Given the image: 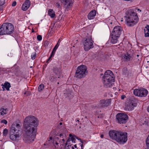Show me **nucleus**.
<instances>
[{"label":"nucleus","mask_w":149,"mask_h":149,"mask_svg":"<svg viewBox=\"0 0 149 149\" xmlns=\"http://www.w3.org/2000/svg\"><path fill=\"white\" fill-rule=\"evenodd\" d=\"M37 39L39 41H40L42 40V37L41 35H38L37 36Z\"/></svg>","instance_id":"2f4dec72"},{"label":"nucleus","mask_w":149,"mask_h":149,"mask_svg":"<svg viewBox=\"0 0 149 149\" xmlns=\"http://www.w3.org/2000/svg\"><path fill=\"white\" fill-rule=\"evenodd\" d=\"M121 131H118L115 130H112L109 132V135L110 137L116 141H120L119 138L118 137Z\"/></svg>","instance_id":"9d476101"},{"label":"nucleus","mask_w":149,"mask_h":149,"mask_svg":"<svg viewBox=\"0 0 149 149\" xmlns=\"http://www.w3.org/2000/svg\"><path fill=\"white\" fill-rule=\"evenodd\" d=\"M104 136V135L102 134L101 135L100 137L101 138H102Z\"/></svg>","instance_id":"3c124183"},{"label":"nucleus","mask_w":149,"mask_h":149,"mask_svg":"<svg viewBox=\"0 0 149 149\" xmlns=\"http://www.w3.org/2000/svg\"><path fill=\"white\" fill-rule=\"evenodd\" d=\"M62 123H59V125H58V126H59V125H62Z\"/></svg>","instance_id":"864d4df0"},{"label":"nucleus","mask_w":149,"mask_h":149,"mask_svg":"<svg viewBox=\"0 0 149 149\" xmlns=\"http://www.w3.org/2000/svg\"><path fill=\"white\" fill-rule=\"evenodd\" d=\"M144 32L145 33V37H149V32L148 31H146L145 29H144Z\"/></svg>","instance_id":"cd10ccee"},{"label":"nucleus","mask_w":149,"mask_h":149,"mask_svg":"<svg viewBox=\"0 0 149 149\" xmlns=\"http://www.w3.org/2000/svg\"><path fill=\"white\" fill-rule=\"evenodd\" d=\"M125 17L126 24L129 26H133L137 22L138 20L136 13L132 11L129 13Z\"/></svg>","instance_id":"7ed1b4c3"},{"label":"nucleus","mask_w":149,"mask_h":149,"mask_svg":"<svg viewBox=\"0 0 149 149\" xmlns=\"http://www.w3.org/2000/svg\"><path fill=\"white\" fill-rule=\"evenodd\" d=\"M146 145L147 146V149H149V143L146 144Z\"/></svg>","instance_id":"c03bdc74"},{"label":"nucleus","mask_w":149,"mask_h":149,"mask_svg":"<svg viewBox=\"0 0 149 149\" xmlns=\"http://www.w3.org/2000/svg\"><path fill=\"white\" fill-rule=\"evenodd\" d=\"M55 144L56 145H58V144H59V143H58V142H57V141H55Z\"/></svg>","instance_id":"de8ad7c7"},{"label":"nucleus","mask_w":149,"mask_h":149,"mask_svg":"<svg viewBox=\"0 0 149 149\" xmlns=\"http://www.w3.org/2000/svg\"><path fill=\"white\" fill-rule=\"evenodd\" d=\"M3 4H4V3H2V5H3Z\"/></svg>","instance_id":"e2e57ef3"},{"label":"nucleus","mask_w":149,"mask_h":149,"mask_svg":"<svg viewBox=\"0 0 149 149\" xmlns=\"http://www.w3.org/2000/svg\"><path fill=\"white\" fill-rule=\"evenodd\" d=\"M125 97L126 96L125 95H122L121 96V98L122 99H124Z\"/></svg>","instance_id":"37998d69"},{"label":"nucleus","mask_w":149,"mask_h":149,"mask_svg":"<svg viewBox=\"0 0 149 149\" xmlns=\"http://www.w3.org/2000/svg\"><path fill=\"white\" fill-rule=\"evenodd\" d=\"M1 86H3L2 88L3 91L5 90V88H6L7 91H9V88L11 87L10 83L7 82H6L4 84H2Z\"/></svg>","instance_id":"aec40b11"},{"label":"nucleus","mask_w":149,"mask_h":149,"mask_svg":"<svg viewBox=\"0 0 149 149\" xmlns=\"http://www.w3.org/2000/svg\"><path fill=\"white\" fill-rule=\"evenodd\" d=\"M72 148L73 149H74V148L73 147H72Z\"/></svg>","instance_id":"680f3d73"},{"label":"nucleus","mask_w":149,"mask_h":149,"mask_svg":"<svg viewBox=\"0 0 149 149\" xmlns=\"http://www.w3.org/2000/svg\"><path fill=\"white\" fill-rule=\"evenodd\" d=\"M38 123L37 118L33 116H29L25 118L23 127L26 134L24 139L25 141L30 142L34 141L37 131Z\"/></svg>","instance_id":"f257e3e1"},{"label":"nucleus","mask_w":149,"mask_h":149,"mask_svg":"<svg viewBox=\"0 0 149 149\" xmlns=\"http://www.w3.org/2000/svg\"><path fill=\"white\" fill-rule=\"evenodd\" d=\"M52 137H50L49 138V141L50 140H52Z\"/></svg>","instance_id":"49530a36"},{"label":"nucleus","mask_w":149,"mask_h":149,"mask_svg":"<svg viewBox=\"0 0 149 149\" xmlns=\"http://www.w3.org/2000/svg\"><path fill=\"white\" fill-rule=\"evenodd\" d=\"M81 149H82V148L83 147V145L82 144L81 145Z\"/></svg>","instance_id":"5fc2aeb1"},{"label":"nucleus","mask_w":149,"mask_h":149,"mask_svg":"<svg viewBox=\"0 0 149 149\" xmlns=\"http://www.w3.org/2000/svg\"><path fill=\"white\" fill-rule=\"evenodd\" d=\"M44 88V86L43 84H40L38 88V91L39 92L41 91Z\"/></svg>","instance_id":"a878e982"},{"label":"nucleus","mask_w":149,"mask_h":149,"mask_svg":"<svg viewBox=\"0 0 149 149\" xmlns=\"http://www.w3.org/2000/svg\"><path fill=\"white\" fill-rule=\"evenodd\" d=\"M14 30V26L12 24L4 23L1 26V35L10 34L13 33Z\"/></svg>","instance_id":"20e7f679"},{"label":"nucleus","mask_w":149,"mask_h":149,"mask_svg":"<svg viewBox=\"0 0 149 149\" xmlns=\"http://www.w3.org/2000/svg\"><path fill=\"white\" fill-rule=\"evenodd\" d=\"M30 1H26L22 6V10L24 11L26 10L30 6Z\"/></svg>","instance_id":"f3484780"},{"label":"nucleus","mask_w":149,"mask_h":149,"mask_svg":"<svg viewBox=\"0 0 149 149\" xmlns=\"http://www.w3.org/2000/svg\"><path fill=\"white\" fill-rule=\"evenodd\" d=\"M59 46V44H58V43H57V44L55 45V47H54V48L55 49H57V48Z\"/></svg>","instance_id":"a19ab883"},{"label":"nucleus","mask_w":149,"mask_h":149,"mask_svg":"<svg viewBox=\"0 0 149 149\" xmlns=\"http://www.w3.org/2000/svg\"><path fill=\"white\" fill-rule=\"evenodd\" d=\"M56 78L55 77H54L53 76H51L50 77V80L53 81L54 78Z\"/></svg>","instance_id":"79ce46f5"},{"label":"nucleus","mask_w":149,"mask_h":149,"mask_svg":"<svg viewBox=\"0 0 149 149\" xmlns=\"http://www.w3.org/2000/svg\"><path fill=\"white\" fill-rule=\"evenodd\" d=\"M61 2L62 3L64 7L67 9H69L72 4V1H62Z\"/></svg>","instance_id":"2eb2a0df"},{"label":"nucleus","mask_w":149,"mask_h":149,"mask_svg":"<svg viewBox=\"0 0 149 149\" xmlns=\"http://www.w3.org/2000/svg\"><path fill=\"white\" fill-rule=\"evenodd\" d=\"M122 30V29L120 26H116L113 28L111 34L117 36V37H119Z\"/></svg>","instance_id":"f8f14e48"},{"label":"nucleus","mask_w":149,"mask_h":149,"mask_svg":"<svg viewBox=\"0 0 149 149\" xmlns=\"http://www.w3.org/2000/svg\"><path fill=\"white\" fill-rule=\"evenodd\" d=\"M80 141H81V143H82V144H83V142L81 140H81H80Z\"/></svg>","instance_id":"6e6d98bb"},{"label":"nucleus","mask_w":149,"mask_h":149,"mask_svg":"<svg viewBox=\"0 0 149 149\" xmlns=\"http://www.w3.org/2000/svg\"><path fill=\"white\" fill-rule=\"evenodd\" d=\"M76 120L77 121H79V120Z\"/></svg>","instance_id":"bf43d9fd"},{"label":"nucleus","mask_w":149,"mask_h":149,"mask_svg":"<svg viewBox=\"0 0 149 149\" xmlns=\"http://www.w3.org/2000/svg\"><path fill=\"white\" fill-rule=\"evenodd\" d=\"M138 10H140V9H138Z\"/></svg>","instance_id":"0e129e2a"},{"label":"nucleus","mask_w":149,"mask_h":149,"mask_svg":"<svg viewBox=\"0 0 149 149\" xmlns=\"http://www.w3.org/2000/svg\"><path fill=\"white\" fill-rule=\"evenodd\" d=\"M111 99H108L106 100H102L100 101V107H104L108 106L111 103Z\"/></svg>","instance_id":"dca6fc26"},{"label":"nucleus","mask_w":149,"mask_h":149,"mask_svg":"<svg viewBox=\"0 0 149 149\" xmlns=\"http://www.w3.org/2000/svg\"><path fill=\"white\" fill-rule=\"evenodd\" d=\"M63 136V134H60L59 135V136L60 137H61Z\"/></svg>","instance_id":"09e8293b"},{"label":"nucleus","mask_w":149,"mask_h":149,"mask_svg":"<svg viewBox=\"0 0 149 149\" xmlns=\"http://www.w3.org/2000/svg\"><path fill=\"white\" fill-rule=\"evenodd\" d=\"M136 56H137L138 57L139 56V55L138 54H137Z\"/></svg>","instance_id":"052dcab7"},{"label":"nucleus","mask_w":149,"mask_h":149,"mask_svg":"<svg viewBox=\"0 0 149 149\" xmlns=\"http://www.w3.org/2000/svg\"><path fill=\"white\" fill-rule=\"evenodd\" d=\"M84 49L88 51L90 49L93 47V41L91 37H88L86 39L83 41Z\"/></svg>","instance_id":"423d86ee"},{"label":"nucleus","mask_w":149,"mask_h":149,"mask_svg":"<svg viewBox=\"0 0 149 149\" xmlns=\"http://www.w3.org/2000/svg\"><path fill=\"white\" fill-rule=\"evenodd\" d=\"M60 41H61L60 39H59V40H58V42L57 43H58V44L59 45V43H60Z\"/></svg>","instance_id":"a18cd8bd"},{"label":"nucleus","mask_w":149,"mask_h":149,"mask_svg":"<svg viewBox=\"0 0 149 149\" xmlns=\"http://www.w3.org/2000/svg\"><path fill=\"white\" fill-rule=\"evenodd\" d=\"M119 135L118 138H119L120 141H116L120 144L125 143L127 141V133L121 132Z\"/></svg>","instance_id":"1a4fd4ad"},{"label":"nucleus","mask_w":149,"mask_h":149,"mask_svg":"<svg viewBox=\"0 0 149 149\" xmlns=\"http://www.w3.org/2000/svg\"><path fill=\"white\" fill-rule=\"evenodd\" d=\"M53 72L57 76H59L61 72L59 69L56 68H54L53 69ZM58 78H59V77H58Z\"/></svg>","instance_id":"4be33fe9"},{"label":"nucleus","mask_w":149,"mask_h":149,"mask_svg":"<svg viewBox=\"0 0 149 149\" xmlns=\"http://www.w3.org/2000/svg\"><path fill=\"white\" fill-rule=\"evenodd\" d=\"M136 102L137 101L136 100H131L130 103L127 106V109L129 111L132 110L134 109V108L137 106Z\"/></svg>","instance_id":"ddd939ff"},{"label":"nucleus","mask_w":149,"mask_h":149,"mask_svg":"<svg viewBox=\"0 0 149 149\" xmlns=\"http://www.w3.org/2000/svg\"><path fill=\"white\" fill-rule=\"evenodd\" d=\"M8 111V110L7 108H1V115L4 116L6 114Z\"/></svg>","instance_id":"b1692460"},{"label":"nucleus","mask_w":149,"mask_h":149,"mask_svg":"<svg viewBox=\"0 0 149 149\" xmlns=\"http://www.w3.org/2000/svg\"><path fill=\"white\" fill-rule=\"evenodd\" d=\"M132 55H130L128 53H127L123 54V58H124L125 61H128L132 59Z\"/></svg>","instance_id":"a211bd4d"},{"label":"nucleus","mask_w":149,"mask_h":149,"mask_svg":"<svg viewBox=\"0 0 149 149\" xmlns=\"http://www.w3.org/2000/svg\"><path fill=\"white\" fill-rule=\"evenodd\" d=\"M69 136L70 137H71L72 136V135L71 134H70L69 135Z\"/></svg>","instance_id":"13d9d810"},{"label":"nucleus","mask_w":149,"mask_h":149,"mask_svg":"<svg viewBox=\"0 0 149 149\" xmlns=\"http://www.w3.org/2000/svg\"><path fill=\"white\" fill-rule=\"evenodd\" d=\"M87 68L84 65L78 66L76 71L75 77L78 78H81L85 77L87 73Z\"/></svg>","instance_id":"39448f33"},{"label":"nucleus","mask_w":149,"mask_h":149,"mask_svg":"<svg viewBox=\"0 0 149 149\" xmlns=\"http://www.w3.org/2000/svg\"><path fill=\"white\" fill-rule=\"evenodd\" d=\"M144 29H145L146 31L149 32V25H147Z\"/></svg>","instance_id":"72a5a7b5"},{"label":"nucleus","mask_w":149,"mask_h":149,"mask_svg":"<svg viewBox=\"0 0 149 149\" xmlns=\"http://www.w3.org/2000/svg\"><path fill=\"white\" fill-rule=\"evenodd\" d=\"M96 14V11L95 10H93L91 11L88 14V19L91 20L93 18V17L95 16Z\"/></svg>","instance_id":"412c9836"},{"label":"nucleus","mask_w":149,"mask_h":149,"mask_svg":"<svg viewBox=\"0 0 149 149\" xmlns=\"http://www.w3.org/2000/svg\"><path fill=\"white\" fill-rule=\"evenodd\" d=\"M20 129L21 126L19 124L13 123L12 125L10 131L18 133Z\"/></svg>","instance_id":"9b49d317"},{"label":"nucleus","mask_w":149,"mask_h":149,"mask_svg":"<svg viewBox=\"0 0 149 149\" xmlns=\"http://www.w3.org/2000/svg\"><path fill=\"white\" fill-rule=\"evenodd\" d=\"M1 123H3L5 125L6 124L8 123L7 121L6 120H5V119H3V120H1Z\"/></svg>","instance_id":"7c9ffc66"},{"label":"nucleus","mask_w":149,"mask_h":149,"mask_svg":"<svg viewBox=\"0 0 149 149\" xmlns=\"http://www.w3.org/2000/svg\"><path fill=\"white\" fill-rule=\"evenodd\" d=\"M75 137H76V138L77 139H78V140H81V139H80V138H79L78 137H76V136H75Z\"/></svg>","instance_id":"8fccbe9b"},{"label":"nucleus","mask_w":149,"mask_h":149,"mask_svg":"<svg viewBox=\"0 0 149 149\" xmlns=\"http://www.w3.org/2000/svg\"><path fill=\"white\" fill-rule=\"evenodd\" d=\"M51 56V55L50 56V57H49V58H48V59H47V63H48V61H49L50 59H51L52 57V56Z\"/></svg>","instance_id":"ea45409f"},{"label":"nucleus","mask_w":149,"mask_h":149,"mask_svg":"<svg viewBox=\"0 0 149 149\" xmlns=\"http://www.w3.org/2000/svg\"><path fill=\"white\" fill-rule=\"evenodd\" d=\"M48 14L52 18L54 17L55 15L54 12L52 9H49V10Z\"/></svg>","instance_id":"5701e85b"},{"label":"nucleus","mask_w":149,"mask_h":149,"mask_svg":"<svg viewBox=\"0 0 149 149\" xmlns=\"http://www.w3.org/2000/svg\"><path fill=\"white\" fill-rule=\"evenodd\" d=\"M111 42L113 44L116 43L118 41V39L119 37L111 34Z\"/></svg>","instance_id":"6ab92c4d"},{"label":"nucleus","mask_w":149,"mask_h":149,"mask_svg":"<svg viewBox=\"0 0 149 149\" xmlns=\"http://www.w3.org/2000/svg\"><path fill=\"white\" fill-rule=\"evenodd\" d=\"M36 53H35L33 54V55H31V58L33 60L34 59L36 58Z\"/></svg>","instance_id":"c756f323"},{"label":"nucleus","mask_w":149,"mask_h":149,"mask_svg":"<svg viewBox=\"0 0 149 149\" xmlns=\"http://www.w3.org/2000/svg\"><path fill=\"white\" fill-rule=\"evenodd\" d=\"M71 139L72 142H75V139L74 137H72Z\"/></svg>","instance_id":"e433bc0d"},{"label":"nucleus","mask_w":149,"mask_h":149,"mask_svg":"<svg viewBox=\"0 0 149 149\" xmlns=\"http://www.w3.org/2000/svg\"><path fill=\"white\" fill-rule=\"evenodd\" d=\"M134 94L136 96L144 97L146 96L148 93V91L144 88L140 89H135L133 91Z\"/></svg>","instance_id":"6e6552de"},{"label":"nucleus","mask_w":149,"mask_h":149,"mask_svg":"<svg viewBox=\"0 0 149 149\" xmlns=\"http://www.w3.org/2000/svg\"><path fill=\"white\" fill-rule=\"evenodd\" d=\"M10 139L12 140L16 141L18 140V138L19 136V134L18 133L10 131Z\"/></svg>","instance_id":"4468645a"},{"label":"nucleus","mask_w":149,"mask_h":149,"mask_svg":"<svg viewBox=\"0 0 149 149\" xmlns=\"http://www.w3.org/2000/svg\"><path fill=\"white\" fill-rule=\"evenodd\" d=\"M59 141V138L58 137H56L54 139L53 143H54L55 141Z\"/></svg>","instance_id":"c9c22d12"},{"label":"nucleus","mask_w":149,"mask_h":149,"mask_svg":"<svg viewBox=\"0 0 149 149\" xmlns=\"http://www.w3.org/2000/svg\"><path fill=\"white\" fill-rule=\"evenodd\" d=\"M16 2L15 1H13L12 4V6H15L16 4Z\"/></svg>","instance_id":"58836bf2"},{"label":"nucleus","mask_w":149,"mask_h":149,"mask_svg":"<svg viewBox=\"0 0 149 149\" xmlns=\"http://www.w3.org/2000/svg\"><path fill=\"white\" fill-rule=\"evenodd\" d=\"M56 6L58 7L59 8L60 7V3L59 2H57L56 3Z\"/></svg>","instance_id":"f704fd0d"},{"label":"nucleus","mask_w":149,"mask_h":149,"mask_svg":"<svg viewBox=\"0 0 149 149\" xmlns=\"http://www.w3.org/2000/svg\"><path fill=\"white\" fill-rule=\"evenodd\" d=\"M112 72L110 70H107L103 77V83L105 88H110L112 85L114 78Z\"/></svg>","instance_id":"f03ea898"},{"label":"nucleus","mask_w":149,"mask_h":149,"mask_svg":"<svg viewBox=\"0 0 149 149\" xmlns=\"http://www.w3.org/2000/svg\"><path fill=\"white\" fill-rule=\"evenodd\" d=\"M128 118L127 115L123 113H119L116 116V118L120 124L125 123Z\"/></svg>","instance_id":"0eeeda50"},{"label":"nucleus","mask_w":149,"mask_h":149,"mask_svg":"<svg viewBox=\"0 0 149 149\" xmlns=\"http://www.w3.org/2000/svg\"><path fill=\"white\" fill-rule=\"evenodd\" d=\"M8 130L7 129H5L3 132V135L4 136H6L8 134Z\"/></svg>","instance_id":"bb28decb"},{"label":"nucleus","mask_w":149,"mask_h":149,"mask_svg":"<svg viewBox=\"0 0 149 149\" xmlns=\"http://www.w3.org/2000/svg\"><path fill=\"white\" fill-rule=\"evenodd\" d=\"M74 147H75V148H77V146L76 145H74Z\"/></svg>","instance_id":"4d7b16f0"},{"label":"nucleus","mask_w":149,"mask_h":149,"mask_svg":"<svg viewBox=\"0 0 149 149\" xmlns=\"http://www.w3.org/2000/svg\"><path fill=\"white\" fill-rule=\"evenodd\" d=\"M148 143H149V135L147 138L146 141V144H148Z\"/></svg>","instance_id":"4c0bfd02"},{"label":"nucleus","mask_w":149,"mask_h":149,"mask_svg":"<svg viewBox=\"0 0 149 149\" xmlns=\"http://www.w3.org/2000/svg\"><path fill=\"white\" fill-rule=\"evenodd\" d=\"M123 73L124 74L128 75L131 73V71L128 70L127 68H124L123 70Z\"/></svg>","instance_id":"393cba45"},{"label":"nucleus","mask_w":149,"mask_h":149,"mask_svg":"<svg viewBox=\"0 0 149 149\" xmlns=\"http://www.w3.org/2000/svg\"><path fill=\"white\" fill-rule=\"evenodd\" d=\"M65 141V139H62L61 140H60L59 141V143L61 145L63 146V144L64 143Z\"/></svg>","instance_id":"c85d7f7f"},{"label":"nucleus","mask_w":149,"mask_h":149,"mask_svg":"<svg viewBox=\"0 0 149 149\" xmlns=\"http://www.w3.org/2000/svg\"><path fill=\"white\" fill-rule=\"evenodd\" d=\"M56 49L54 48V49L53 50V51L52 52V54H51V56H54V54L55 53V52H56Z\"/></svg>","instance_id":"473e14b6"},{"label":"nucleus","mask_w":149,"mask_h":149,"mask_svg":"<svg viewBox=\"0 0 149 149\" xmlns=\"http://www.w3.org/2000/svg\"><path fill=\"white\" fill-rule=\"evenodd\" d=\"M148 111L149 112V106L147 108Z\"/></svg>","instance_id":"603ef678"}]
</instances>
